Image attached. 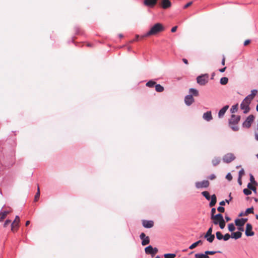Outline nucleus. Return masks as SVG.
<instances>
[{"label":"nucleus","mask_w":258,"mask_h":258,"mask_svg":"<svg viewBox=\"0 0 258 258\" xmlns=\"http://www.w3.org/2000/svg\"><path fill=\"white\" fill-rule=\"evenodd\" d=\"M164 28L163 26L160 23H156L153 26L150 30L144 35L141 36V38H143L145 37H149L152 35H156L159 33L164 31Z\"/></svg>","instance_id":"obj_1"},{"label":"nucleus","mask_w":258,"mask_h":258,"mask_svg":"<svg viewBox=\"0 0 258 258\" xmlns=\"http://www.w3.org/2000/svg\"><path fill=\"white\" fill-rule=\"evenodd\" d=\"M250 101H248L246 98H244L240 104V108L243 110L244 113H247L249 112L250 108L249 105L250 103Z\"/></svg>","instance_id":"obj_2"},{"label":"nucleus","mask_w":258,"mask_h":258,"mask_svg":"<svg viewBox=\"0 0 258 258\" xmlns=\"http://www.w3.org/2000/svg\"><path fill=\"white\" fill-rule=\"evenodd\" d=\"M208 74H205L198 76L197 78V83L200 85H205L208 82Z\"/></svg>","instance_id":"obj_3"},{"label":"nucleus","mask_w":258,"mask_h":258,"mask_svg":"<svg viewBox=\"0 0 258 258\" xmlns=\"http://www.w3.org/2000/svg\"><path fill=\"white\" fill-rule=\"evenodd\" d=\"M254 116L253 115H249L243 122L242 126L244 127L249 128L250 127L252 122L253 121Z\"/></svg>","instance_id":"obj_4"},{"label":"nucleus","mask_w":258,"mask_h":258,"mask_svg":"<svg viewBox=\"0 0 258 258\" xmlns=\"http://www.w3.org/2000/svg\"><path fill=\"white\" fill-rule=\"evenodd\" d=\"M235 159V157L233 154L229 153L225 155L223 157V161L226 163H229L233 161Z\"/></svg>","instance_id":"obj_5"},{"label":"nucleus","mask_w":258,"mask_h":258,"mask_svg":"<svg viewBox=\"0 0 258 258\" xmlns=\"http://www.w3.org/2000/svg\"><path fill=\"white\" fill-rule=\"evenodd\" d=\"M209 185V182L207 180L196 182V187L197 188H206L208 187Z\"/></svg>","instance_id":"obj_6"},{"label":"nucleus","mask_w":258,"mask_h":258,"mask_svg":"<svg viewBox=\"0 0 258 258\" xmlns=\"http://www.w3.org/2000/svg\"><path fill=\"white\" fill-rule=\"evenodd\" d=\"M145 251L146 253L153 255L157 253L158 250L157 248H153L151 245H149L145 248Z\"/></svg>","instance_id":"obj_7"},{"label":"nucleus","mask_w":258,"mask_h":258,"mask_svg":"<svg viewBox=\"0 0 258 258\" xmlns=\"http://www.w3.org/2000/svg\"><path fill=\"white\" fill-rule=\"evenodd\" d=\"M240 119V116L232 114L229 120V124H237Z\"/></svg>","instance_id":"obj_8"},{"label":"nucleus","mask_w":258,"mask_h":258,"mask_svg":"<svg viewBox=\"0 0 258 258\" xmlns=\"http://www.w3.org/2000/svg\"><path fill=\"white\" fill-rule=\"evenodd\" d=\"M252 226L249 224L247 223L246 225V229H245V235L247 236H251L254 235V233L252 230Z\"/></svg>","instance_id":"obj_9"},{"label":"nucleus","mask_w":258,"mask_h":258,"mask_svg":"<svg viewBox=\"0 0 258 258\" xmlns=\"http://www.w3.org/2000/svg\"><path fill=\"white\" fill-rule=\"evenodd\" d=\"M247 221V218L237 219L235 220V223L236 226L238 227H241L243 226Z\"/></svg>","instance_id":"obj_10"},{"label":"nucleus","mask_w":258,"mask_h":258,"mask_svg":"<svg viewBox=\"0 0 258 258\" xmlns=\"http://www.w3.org/2000/svg\"><path fill=\"white\" fill-rule=\"evenodd\" d=\"M185 103L188 105H190L194 102V99L192 95H188L185 97L184 99Z\"/></svg>","instance_id":"obj_11"},{"label":"nucleus","mask_w":258,"mask_h":258,"mask_svg":"<svg viewBox=\"0 0 258 258\" xmlns=\"http://www.w3.org/2000/svg\"><path fill=\"white\" fill-rule=\"evenodd\" d=\"M203 118L204 120L209 121L213 119L211 111H207L203 114Z\"/></svg>","instance_id":"obj_12"},{"label":"nucleus","mask_w":258,"mask_h":258,"mask_svg":"<svg viewBox=\"0 0 258 258\" xmlns=\"http://www.w3.org/2000/svg\"><path fill=\"white\" fill-rule=\"evenodd\" d=\"M143 225L144 227L147 228H150L154 225V222L153 221L143 220L142 222Z\"/></svg>","instance_id":"obj_13"},{"label":"nucleus","mask_w":258,"mask_h":258,"mask_svg":"<svg viewBox=\"0 0 258 258\" xmlns=\"http://www.w3.org/2000/svg\"><path fill=\"white\" fill-rule=\"evenodd\" d=\"M257 93V90L256 89H253L251 91V93L246 96L245 98H246L248 101H250L254 98L256 93Z\"/></svg>","instance_id":"obj_14"},{"label":"nucleus","mask_w":258,"mask_h":258,"mask_svg":"<svg viewBox=\"0 0 258 258\" xmlns=\"http://www.w3.org/2000/svg\"><path fill=\"white\" fill-rule=\"evenodd\" d=\"M20 222V218L18 216H16L15 220L11 224V230L13 232H15V224L16 223L17 227H19V224Z\"/></svg>","instance_id":"obj_15"},{"label":"nucleus","mask_w":258,"mask_h":258,"mask_svg":"<svg viewBox=\"0 0 258 258\" xmlns=\"http://www.w3.org/2000/svg\"><path fill=\"white\" fill-rule=\"evenodd\" d=\"M158 0H144V4L148 7H153L156 3Z\"/></svg>","instance_id":"obj_16"},{"label":"nucleus","mask_w":258,"mask_h":258,"mask_svg":"<svg viewBox=\"0 0 258 258\" xmlns=\"http://www.w3.org/2000/svg\"><path fill=\"white\" fill-rule=\"evenodd\" d=\"M228 108H229L228 105H225L222 108H221L220 110V111H219L218 117L219 118L222 117L224 116V115L225 113L226 112V111H227V110L228 109Z\"/></svg>","instance_id":"obj_17"},{"label":"nucleus","mask_w":258,"mask_h":258,"mask_svg":"<svg viewBox=\"0 0 258 258\" xmlns=\"http://www.w3.org/2000/svg\"><path fill=\"white\" fill-rule=\"evenodd\" d=\"M171 3L169 0H162V7L163 9H167L170 7Z\"/></svg>","instance_id":"obj_18"},{"label":"nucleus","mask_w":258,"mask_h":258,"mask_svg":"<svg viewBox=\"0 0 258 258\" xmlns=\"http://www.w3.org/2000/svg\"><path fill=\"white\" fill-rule=\"evenodd\" d=\"M242 233L240 231L232 233L231 235V237L232 238H234L235 239H237L241 237Z\"/></svg>","instance_id":"obj_19"},{"label":"nucleus","mask_w":258,"mask_h":258,"mask_svg":"<svg viewBox=\"0 0 258 258\" xmlns=\"http://www.w3.org/2000/svg\"><path fill=\"white\" fill-rule=\"evenodd\" d=\"M211 201L209 204L210 207H212L215 205L216 202H217V198L215 195H213L211 198Z\"/></svg>","instance_id":"obj_20"},{"label":"nucleus","mask_w":258,"mask_h":258,"mask_svg":"<svg viewBox=\"0 0 258 258\" xmlns=\"http://www.w3.org/2000/svg\"><path fill=\"white\" fill-rule=\"evenodd\" d=\"M196 258H209V256L207 255L206 252L205 253H198L195 255Z\"/></svg>","instance_id":"obj_21"},{"label":"nucleus","mask_w":258,"mask_h":258,"mask_svg":"<svg viewBox=\"0 0 258 258\" xmlns=\"http://www.w3.org/2000/svg\"><path fill=\"white\" fill-rule=\"evenodd\" d=\"M203 241L201 240L197 241V242L192 243L189 247V248L190 249H192L197 247L199 244H202Z\"/></svg>","instance_id":"obj_22"},{"label":"nucleus","mask_w":258,"mask_h":258,"mask_svg":"<svg viewBox=\"0 0 258 258\" xmlns=\"http://www.w3.org/2000/svg\"><path fill=\"white\" fill-rule=\"evenodd\" d=\"M10 213L9 211H5L3 212L0 213V222L2 221L3 219H4L7 215Z\"/></svg>","instance_id":"obj_23"},{"label":"nucleus","mask_w":258,"mask_h":258,"mask_svg":"<svg viewBox=\"0 0 258 258\" xmlns=\"http://www.w3.org/2000/svg\"><path fill=\"white\" fill-rule=\"evenodd\" d=\"M220 161L221 159L220 158L215 157L212 160V163L213 166H216L220 163Z\"/></svg>","instance_id":"obj_24"},{"label":"nucleus","mask_w":258,"mask_h":258,"mask_svg":"<svg viewBox=\"0 0 258 258\" xmlns=\"http://www.w3.org/2000/svg\"><path fill=\"white\" fill-rule=\"evenodd\" d=\"M155 90L158 92H162L164 90V88L160 84L155 85Z\"/></svg>","instance_id":"obj_25"},{"label":"nucleus","mask_w":258,"mask_h":258,"mask_svg":"<svg viewBox=\"0 0 258 258\" xmlns=\"http://www.w3.org/2000/svg\"><path fill=\"white\" fill-rule=\"evenodd\" d=\"M189 92L195 96H198L199 95V92L196 89L190 88L189 90Z\"/></svg>","instance_id":"obj_26"},{"label":"nucleus","mask_w":258,"mask_h":258,"mask_svg":"<svg viewBox=\"0 0 258 258\" xmlns=\"http://www.w3.org/2000/svg\"><path fill=\"white\" fill-rule=\"evenodd\" d=\"M205 238L207 239V240L211 243L215 239V235L214 234H211L208 237H205Z\"/></svg>","instance_id":"obj_27"},{"label":"nucleus","mask_w":258,"mask_h":258,"mask_svg":"<svg viewBox=\"0 0 258 258\" xmlns=\"http://www.w3.org/2000/svg\"><path fill=\"white\" fill-rule=\"evenodd\" d=\"M149 242H150L149 237L148 236H147L145 238L142 239V244L143 245H146L148 244V243H149Z\"/></svg>","instance_id":"obj_28"},{"label":"nucleus","mask_w":258,"mask_h":258,"mask_svg":"<svg viewBox=\"0 0 258 258\" xmlns=\"http://www.w3.org/2000/svg\"><path fill=\"white\" fill-rule=\"evenodd\" d=\"M228 81V79L227 77H223L220 79V84L222 85H226L227 84Z\"/></svg>","instance_id":"obj_29"},{"label":"nucleus","mask_w":258,"mask_h":258,"mask_svg":"<svg viewBox=\"0 0 258 258\" xmlns=\"http://www.w3.org/2000/svg\"><path fill=\"white\" fill-rule=\"evenodd\" d=\"M202 195L205 197V198L207 200H210L211 197L210 196L209 193L207 191H204L202 192Z\"/></svg>","instance_id":"obj_30"},{"label":"nucleus","mask_w":258,"mask_h":258,"mask_svg":"<svg viewBox=\"0 0 258 258\" xmlns=\"http://www.w3.org/2000/svg\"><path fill=\"white\" fill-rule=\"evenodd\" d=\"M237 124H229L230 127L233 131H237L239 130L238 126L237 125Z\"/></svg>","instance_id":"obj_31"},{"label":"nucleus","mask_w":258,"mask_h":258,"mask_svg":"<svg viewBox=\"0 0 258 258\" xmlns=\"http://www.w3.org/2000/svg\"><path fill=\"white\" fill-rule=\"evenodd\" d=\"M253 184H251L250 183H249L248 184H247V187L248 188L251 190H252L253 192H256V188L253 186L252 185Z\"/></svg>","instance_id":"obj_32"},{"label":"nucleus","mask_w":258,"mask_h":258,"mask_svg":"<svg viewBox=\"0 0 258 258\" xmlns=\"http://www.w3.org/2000/svg\"><path fill=\"white\" fill-rule=\"evenodd\" d=\"M250 181L251 182L250 183L253 184L255 185H257V182L255 181L253 176L252 174H250Z\"/></svg>","instance_id":"obj_33"},{"label":"nucleus","mask_w":258,"mask_h":258,"mask_svg":"<svg viewBox=\"0 0 258 258\" xmlns=\"http://www.w3.org/2000/svg\"><path fill=\"white\" fill-rule=\"evenodd\" d=\"M216 238L218 240H222L223 239V235L222 234V233L220 232H219V231L217 232L216 233Z\"/></svg>","instance_id":"obj_34"},{"label":"nucleus","mask_w":258,"mask_h":258,"mask_svg":"<svg viewBox=\"0 0 258 258\" xmlns=\"http://www.w3.org/2000/svg\"><path fill=\"white\" fill-rule=\"evenodd\" d=\"M176 255L174 253H166L164 254L165 258H174Z\"/></svg>","instance_id":"obj_35"},{"label":"nucleus","mask_w":258,"mask_h":258,"mask_svg":"<svg viewBox=\"0 0 258 258\" xmlns=\"http://www.w3.org/2000/svg\"><path fill=\"white\" fill-rule=\"evenodd\" d=\"M253 213V208H249L246 209L245 211V212L244 213V215H247V214L249 213Z\"/></svg>","instance_id":"obj_36"},{"label":"nucleus","mask_w":258,"mask_h":258,"mask_svg":"<svg viewBox=\"0 0 258 258\" xmlns=\"http://www.w3.org/2000/svg\"><path fill=\"white\" fill-rule=\"evenodd\" d=\"M155 82L153 81H149L146 83V86L149 87H153L155 84Z\"/></svg>","instance_id":"obj_37"},{"label":"nucleus","mask_w":258,"mask_h":258,"mask_svg":"<svg viewBox=\"0 0 258 258\" xmlns=\"http://www.w3.org/2000/svg\"><path fill=\"white\" fill-rule=\"evenodd\" d=\"M228 230L231 232L233 231L235 229L234 225L233 223L229 224L228 225Z\"/></svg>","instance_id":"obj_38"},{"label":"nucleus","mask_w":258,"mask_h":258,"mask_svg":"<svg viewBox=\"0 0 258 258\" xmlns=\"http://www.w3.org/2000/svg\"><path fill=\"white\" fill-rule=\"evenodd\" d=\"M212 227H210L208 231H207L206 233L205 234L204 237H208L210 235L212 234Z\"/></svg>","instance_id":"obj_39"},{"label":"nucleus","mask_w":258,"mask_h":258,"mask_svg":"<svg viewBox=\"0 0 258 258\" xmlns=\"http://www.w3.org/2000/svg\"><path fill=\"white\" fill-rule=\"evenodd\" d=\"M237 110V104L232 106L230 109V111L232 113L236 112Z\"/></svg>","instance_id":"obj_40"},{"label":"nucleus","mask_w":258,"mask_h":258,"mask_svg":"<svg viewBox=\"0 0 258 258\" xmlns=\"http://www.w3.org/2000/svg\"><path fill=\"white\" fill-rule=\"evenodd\" d=\"M211 219L213 220V223L215 225H217L221 222L220 219L214 218L213 216H211Z\"/></svg>","instance_id":"obj_41"},{"label":"nucleus","mask_w":258,"mask_h":258,"mask_svg":"<svg viewBox=\"0 0 258 258\" xmlns=\"http://www.w3.org/2000/svg\"><path fill=\"white\" fill-rule=\"evenodd\" d=\"M213 218L216 219H220L221 221L224 219L222 215L221 214H218L217 215L213 216Z\"/></svg>","instance_id":"obj_42"},{"label":"nucleus","mask_w":258,"mask_h":258,"mask_svg":"<svg viewBox=\"0 0 258 258\" xmlns=\"http://www.w3.org/2000/svg\"><path fill=\"white\" fill-rule=\"evenodd\" d=\"M243 193L246 195L248 196L251 194V191L249 190V188H245L243 189Z\"/></svg>","instance_id":"obj_43"},{"label":"nucleus","mask_w":258,"mask_h":258,"mask_svg":"<svg viewBox=\"0 0 258 258\" xmlns=\"http://www.w3.org/2000/svg\"><path fill=\"white\" fill-rule=\"evenodd\" d=\"M218 224L219 225V226L221 228V229H223L225 226V222L224 220L223 219L221 220V222Z\"/></svg>","instance_id":"obj_44"},{"label":"nucleus","mask_w":258,"mask_h":258,"mask_svg":"<svg viewBox=\"0 0 258 258\" xmlns=\"http://www.w3.org/2000/svg\"><path fill=\"white\" fill-rule=\"evenodd\" d=\"M39 196H40V189H39V188L38 187V188H37V192L36 194V195L35 196V199H34L35 201H37L38 200Z\"/></svg>","instance_id":"obj_45"},{"label":"nucleus","mask_w":258,"mask_h":258,"mask_svg":"<svg viewBox=\"0 0 258 258\" xmlns=\"http://www.w3.org/2000/svg\"><path fill=\"white\" fill-rule=\"evenodd\" d=\"M230 237L231 235H230V234L228 233H227L223 236V239L224 241H227L230 238Z\"/></svg>","instance_id":"obj_46"},{"label":"nucleus","mask_w":258,"mask_h":258,"mask_svg":"<svg viewBox=\"0 0 258 258\" xmlns=\"http://www.w3.org/2000/svg\"><path fill=\"white\" fill-rule=\"evenodd\" d=\"M226 178L229 180V181H231L232 179V176L231 175V174L230 173H228L226 176Z\"/></svg>","instance_id":"obj_47"},{"label":"nucleus","mask_w":258,"mask_h":258,"mask_svg":"<svg viewBox=\"0 0 258 258\" xmlns=\"http://www.w3.org/2000/svg\"><path fill=\"white\" fill-rule=\"evenodd\" d=\"M244 171L243 170V169H241L239 171V177H240V178H241V177L244 175Z\"/></svg>","instance_id":"obj_48"},{"label":"nucleus","mask_w":258,"mask_h":258,"mask_svg":"<svg viewBox=\"0 0 258 258\" xmlns=\"http://www.w3.org/2000/svg\"><path fill=\"white\" fill-rule=\"evenodd\" d=\"M217 210L221 213H223L224 212L225 209L224 207L220 206L217 208Z\"/></svg>","instance_id":"obj_49"},{"label":"nucleus","mask_w":258,"mask_h":258,"mask_svg":"<svg viewBox=\"0 0 258 258\" xmlns=\"http://www.w3.org/2000/svg\"><path fill=\"white\" fill-rule=\"evenodd\" d=\"M205 252L207 255H208V254H214L216 253L215 251H206Z\"/></svg>","instance_id":"obj_50"},{"label":"nucleus","mask_w":258,"mask_h":258,"mask_svg":"<svg viewBox=\"0 0 258 258\" xmlns=\"http://www.w3.org/2000/svg\"><path fill=\"white\" fill-rule=\"evenodd\" d=\"M11 222V221L10 220H7L4 224V227H6Z\"/></svg>","instance_id":"obj_51"},{"label":"nucleus","mask_w":258,"mask_h":258,"mask_svg":"<svg viewBox=\"0 0 258 258\" xmlns=\"http://www.w3.org/2000/svg\"><path fill=\"white\" fill-rule=\"evenodd\" d=\"M216 209L215 208H212V210H211V216H214L215 215V213H216Z\"/></svg>","instance_id":"obj_52"},{"label":"nucleus","mask_w":258,"mask_h":258,"mask_svg":"<svg viewBox=\"0 0 258 258\" xmlns=\"http://www.w3.org/2000/svg\"><path fill=\"white\" fill-rule=\"evenodd\" d=\"M216 178V176L214 174H211L209 176V178L211 180H213Z\"/></svg>","instance_id":"obj_53"},{"label":"nucleus","mask_w":258,"mask_h":258,"mask_svg":"<svg viewBox=\"0 0 258 258\" xmlns=\"http://www.w3.org/2000/svg\"><path fill=\"white\" fill-rule=\"evenodd\" d=\"M140 238L141 239H143L144 238H145L146 236V235L144 233H142L140 236Z\"/></svg>","instance_id":"obj_54"},{"label":"nucleus","mask_w":258,"mask_h":258,"mask_svg":"<svg viewBox=\"0 0 258 258\" xmlns=\"http://www.w3.org/2000/svg\"><path fill=\"white\" fill-rule=\"evenodd\" d=\"M192 4V2H189L187 4H186L184 6V9H186L187 8H188L189 6H190Z\"/></svg>","instance_id":"obj_55"},{"label":"nucleus","mask_w":258,"mask_h":258,"mask_svg":"<svg viewBox=\"0 0 258 258\" xmlns=\"http://www.w3.org/2000/svg\"><path fill=\"white\" fill-rule=\"evenodd\" d=\"M177 27L174 26L171 29V32H175L177 30Z\"/></svg>","instance_id":"obj_56"},{"label":"nucleus","mask_w":258,"mask_h":258,"mask_svg":"<svg viewBox=\"0 0 258 258\" xmlns=\"http://www.w3.org/2000/svg\"><path fill=\"white\" fill-rule=\"evenodd\" d=\"M250 43V40H246L244 41V45L245 46V45H247V44H248L249 43Z\"/></svg>","instance_id":"obj_57"},{"label":"nucleus","mask_w":258,"mask_h":258,"mask_svg":"<svg viewBox=\"0 0 258 258\" xmlns=\"http://www.w3.org/2000/svg\"><path fill=\"white\" fill-rule=\"evenodd\" d=\"M229 197H230V199L229 200H226L225 201V203L226 202L228 204H229V201L231 200L232 198L231 197V194L229 195Z\"/></svg>","instance_id":"obj_58"},{"label":"nucleus","mask_w":258,"mask_h":258,"mask_svg":"<svg viewBox=\"0 0 258 258\" xmlns=\"http://www.w3.org/2000/svg\"><path fill=\"white\" fill-rule=\"evenodd\" d=\"M225 58L224 56H223L221 63L223 66L225 65Z\"/></svg>","instance_id":"obj_59"},{"label":"nucleus","mask_w":258,"mask_h":258,"mask_svg":"<svg viewBox=\"0 0 258 258\" xmlns=\"http://www.w3.org/2000/svg\"><path fill=\"white\" fill-rule=\"evenodd\" d=\"M238 230L240 231H243L244 230V229H243V226H241V227H238Z\"/></svg>","instance_id":"obj_60"},{"label":"nucleus","mask_w":258,"mask_h":258,"mask_svg":"<svg viewBox=\"0 0 258 258\" xmlns=\"http://www.w3.org/2000/svg\"><path fill=\"white\" fill-rule=\"evenodd\" d=\"M226 67H224V68H223L222 69H221L219 70V71L220 72H221V73H223V72H225V71L226 70Z\"/></svg>","instance_id":"obj_61"},{"label":"nucleus","mask_w":258,"mask_h":258,"mask_svg":"<svg viewBox=\"0 0 258 258\" xmlns=\"http://www.w3.org/2000/svg\"><path fill=\"white\" fill-rule=\"evenodd\" d=\"M225 204V202L224 201H222L221 202H220V205L221 206H224Z\"/></svg>","instance_id":"obj_62"},{"label":"nucleus","mask_w":258,"mask_h":258,"mask_svg":"<svg viewBox=\"0 0 258 258\" xmlns=\"http://www.w3.org/2000/svg\"><path fill=\"white\" fill-rule=\"evenodd\" d=\"M255 139L256 141H258V134L257 133L255 134Z\"/></svg>","instance_id":"obj_63"},{"label":"nucleus","mask_w":258,"mask_h":258,"mask_svg":"<svg viewBox=\"0 0 258 258\" xmlns=\"http://www.w3.org/2000/svg\"><path fill=\"white\" fill-rule=\"evenodd\" d=\"M183 61L185 63V64H187L188 63V61H187V60L185 58H183Z\"/></svg>","instance_id":"obj_64"}]
</instances>
